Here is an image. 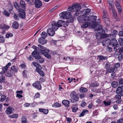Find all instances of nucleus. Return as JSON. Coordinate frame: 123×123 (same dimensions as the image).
<instances>
[{"mask_svg": "<svg viewBox=\"0 0 123 123\" xmlns=\"http://www.w3.org/2000/svg\"><path fill=\"white\" fill-rule=\"evenodd\" d=\"M81 8L80 6L78 5L75 4L69 7L68 10L69 11L71 12H76L74 14V15L77 16L79 15L80 13V10Z\"/></svg>", "mask_w": 123, "mask_h": 123, "instance_id": "1", "label": "nucleus"}, {"mask_svg": "<svg viewBox=\"0 0 123 123\" xmlns=\"http://www.w3.org/2000/svg\"><path fill=\"white\" fill-rule=\"evenodd\" d=\"M63 23L64 22L61 20L58 21L57 23L55 21H53L52 22V28L55 30H57L59 27L63 26Z\"/></svg>", "mask_w": 123, "mask_h": 123, "instance_id": "2", "label": "nucleus"}, {"mask_svg": "<svg viewBox=\"0 0 123 123\" xmlns=\"http://www.w3.org/2000/svg\"><path fill=\"white\" fill-rule=\"evenodd\" d=\"M71 13L70 12H67V11L63 12L59 14L60 16L63 19H68L71 17Z\"/></svg>", "mask_w": 123, "mask_h": 123, "instance_id": "3", "label": "nucleus"}, {"mask_svg": "<svg viewBox=\"0 0 123 123\" xmlns=\"http://www.w3.org/2000/svg\"><path fill=\"white\" fill-rule=\"evenodd\" d=\"M90 19L88 17L83 15H80L78 18V20L80 23H83L85 21H88Z\"/></svg>", "mask_w": 123, "mask_h": 123, "instance_id": "4", "label": "nucleus"}, {"mask_svg": "<svg viewBox=\"0 0 123 123\" xmlns=\"http://www.w3.org/2000/svg\"><path fill=\"white\" fill-rule=\"evenodd\" d=\"M70 96L72 99L76 101L78 100L79 98L75 91H73L70 94Z\"/></svg>", "mask_w": 123, "mask_h": 123, "instance_id": "5", "label": "nucleus"}, {"mask_svg": "<svg viewBox=\"0 0 123 123\" xmlns=\"http://www.w3.org/2000/svg\"><path fill=\"white\" fill-rule=\"evenodd\" d=\"M112 34H107L106 35V37H109L111 39L114 38L116 37V35L117 34L118 32L116 30H113Z\"/></svg>", "mask_w": 123, "mask_h": 123, "instance_id": "6", "label": "nucleus"}, {"mask_svg": "<svg viewBox=\"0 0 123 123\" xmlns=\"http://www.w3.org/2000/svg\"><path fill=\"white\" fill-rule=\"evenodd\" d=\"M92 27L95 30L99 31L102 30V28L100 25L95 23V24L92 25Z\"/></svg>", "mask_w": 123, "mask_h": 123, "instance_id": "7", "label": "nucleus"}, {"mask_svg": "<svg viewBox=\"0 0 123 123\" xmlns=\"http://www.w3.org/2000/svg\"><path fill=\"white\" fill-rule=\"evenodd\" d=\"M107 34H103L101 33L98 32L96 34V37L97 39H103L104 38L106 37V35Z\"/></svg>", "mask_w": 123, "mask_h": 123, "instance_id": "8", "label": "nucleus"}, {"mask_svg": "<svg viewBox=\"0 0 123 123\" xmlns=\"http://www.w3.org/2000/svg\"><path fill=\"white\" fill-rule=\"evenodd\" d=\"M33 86L38 90H41L42 88L40 82L39 81H36L33 84Z\"/></svg>", "mask_w": 123, "mask_h": 123, "instance_id": "9", "label": "nucleus"}, {"mask_svg": "<svg viewBox=\"0 0 123 123\" xmlns=\"http://www.w3.org/2000/svg\"><path fill=\"white\" fill-rule=\"evenodd\" d=\"M55 30L52 28V26L51 28L48 29L47 30V32L48 34L51 36H53L55 34Z\"/></svg>", "mask_w": 123, "mask_h": 123, "instance_id": "10", "label": "nucleus"}, {"mask_svg": "<svg viewBox=\"0 0 123 123\" xmlns=\"http://www.w3.org/2000/svg\"><path fill=\"white\" fill-rule=\"evenodd\" d=\"M24 10L20 9L18 11L20 17L23 19L25 17V13Z\"/></svg>", "mask_w": 123, "mask_h": 123, "instance_id": "11", "label": "nucleus"}, {"mask_svg": "<svg viewBox=\"0 0 123 123\" xmlns=\"http://www.w3.org/2000/svg\"><path fill=\"white\" fill-rule=\"evenodd\" d=\"M11 64V62H9L6 64V66L3 67L2 68V72H1V74H3L6 73Z\"/></svg>", "mask_w": 123, "mask_h": 123, "instance_id": "12", "label": "nucleus"}, {"mask_svg": "<svg viewBox=\"0 0 123 123\" xmlns=\"http://www.w3.org/2000/svg\"><path fill=\"white\" fill-rule=\"evenodd\" d=\"M49 49H46V50L42 52V54L43 55L46 57L48 58H51V55L49 53Z\"/></svg>", "mask_w": 123, "mask_h": 123, "instance_id": "13", "label": "nucleus"}, {"mask_svg": "<svg viewBox=\"0 0 123 123\" xmlns=\"http://www.w3.org/2000/svg\"><path fill=\"white\" fill-rule=\"evenodd\" d=\"M35 5L37 8H40L41 6L42 3L41 1L39 0H36L34 2Z\"/></svg>", "mask_w": 123, "mask_h": 123, "instance_id": "14", "label": "nucleus"}, {"mask_svg": "<svg viewBox=\"0 0 123 123\" xmlns=\"http://www.w3.org/2000/svg\"><path fill=\"white\" fill-rule=\"evenodd\" d=\"M14 111V109L13 108L10 107H8L6 110V112L7 114H10L13 113Z\"/></svg>", "mask_w": 123, "mask_h": 123, "instance_id": "15", "label": "nucleus"}, {"mask_svg": "<svg viewBox=\"0 0 123 123\" xmlns=\"http://www.w3.org/2000/svg\"><path fill=\"white\" fill-rule=\"evenodd\" d=\"M122 87L120 86L118 87L116 89V92L117 94L120 93L121 96H123V91H122Z\"/></svg>", "mask_w": 123, "mask_h": 123, "instance_id": "16", "label": "nucleus"}, {"mask_svg": "<svg viewBox=\"0 0 123 123\" xmlns=\"http://www.w3.org/2000/svg\"><path fill=\"white\" fill-rule=\"evenodd\" d=\"M83 23V24L81 25V27L83 28H86L87 27L90 25L91 24V23H89L88 21H85Z\"/></svg>", "mask_w": 123, "mask_h": 123, "instance_id": "17", "label": "nucleus"}, {"mask_svg": "<svg viewBox=\"0 0 123 123\" xmlns=\"http://www.w3.org/2000/svg\"><path fill=\"white\" fill-rule=\"evenodd\" d=\"M89 18H90V20H88V21L91 20H92V21L91 22V24L92 25V24H93V23L95 22L97 19V17L96 16H90V17H88Z\"/></svg>", "mask_w": 123, "mask_h": 123, "instance_id": "18", "label": "nucleus"}, {"mask_svg": "<svg viewBox=\"0 0 123 123\" xmlns=\"http://www.w3.org/2000/svg\"><path fill=\"white\" fill-rule=\"evenodd\" d=\"M11 69L13 73H17L18 70V68L16 66L14 65L11 67Z\"/></svg>", "mask_w": 123, "mask_h": 123, "instance_id": "19", "label": "nucleus"}, {"mask_svg": "<svg viewBox=\"0 0 123 123\" xmlns=\"http://www.w3.org/2000/svg\"><path fill=\"white\" fill-rule=\"evenodd\" d=\"M38 42L40 44L42 45L45 44L47 42V41L45 40V39L41 37L38 38Z\"/></svg>", "mask_w": 123, "mask_h": 123, "instance_id": "20", "label": "nucleus"}, {"mask_svg": "<svg viewBox=\"0 0 123 123\" xmlns=\"http://www.w3.org/2000/svg\"><path fill=\"white\" fill-rule=\"evenodd\" d=\"M36 59V61L40 63H43L44 62V59L40 55L38 56Z\"/></svg>", "mask_w": 123, "mask_h": 123, "instance_id": "21", "label": "nucleus"}, {"mask_svg": "<svg viewBox=\"0 0 123 123\" xmlns=\"http://www.w3.org/2000/svg\"><path fill=\"white\" fill-rule=\"evenodd\" d=\"M111 39H112L111 40L110 44L112 45L113 47H114L117 44V41L114 38H112Z\"/></svg>", "mask_w": 123, "mask_h": 123, "instance_id": "22", "label": "nucleus"}, {"mask_svg": "<svg viewBox=\"0 0 123 123\" xmlns=\"http://www.w3.org/2000/svg\"><path fill=\"white\" fill-rule=\"evenodd\" d=\"M91 11V9L89 8L85 9H84L82 12V13L84 15L88 14Z\"/></svg>", "mask_w": 123, "mask_h": 123, "instance_id": "23", "label": "nucleus"}, {"mask_svg": "<svg viewBox=\"0 0 123 123\" xmlns=\"http://www.w3.org/2000/svg\"><path fill=\"white\" fill-rule=\"evenodd\" d=\"M19 25L18 23L16 21H14L12 23V27L14 29H17L18 28Z\"/></svg>", "mask_w": 123, "mask_h": 123, "instance_id": "24", "label": "nucleus"}, {"mask_svg": "<svg viewBox=\"0 0 123 123\" xmlns=\"http://www.w3.org/2000/svg\"><path fill=\"white\" fill-rule=\"evenodd\" d=\"M13 73L11 70L8 71L5 74L8 77H11L13 75Z\"/></svg>", "mask_w": 123, "mask_h": 123, "instance_id": "25", "label": "nucleus"}, {"mask_svg": "<svg viewBox=\"0 0 123 123\" xmlns=\"http://www.w3.org/2000/svg\"><path fill=\"white\" fill-rule=\"evenodd\" d=\"M109 5V8L113 7V0H107Z\"/></svg>", "mask_w": 123, "mask_h": 123, "instance_id": "26", "label": "nucleus"}, {"mask_svg": "<svg viewBox=\"0 0 123 123\" xmlns=\"http://www.w3.org/2000/svg\"><path fill=\"white\" fill-rule=\"evenodd\" d=\"M20 6L22 7L23 9H25L26 5L24 1L23 0H21L20 2Z\"/></svg>", "mask_w": 123, "mask_h": 123, "instance_id": "27", "label": "nucleus"}, {"mask_svg": "<svg viewBox=\"0 0 123 123\" xmlns=\"http://www.w3.org/2000/svg\"><path fill=\"white\" fill-rule=\"evenodd\" d=\"M36 70L38 73L41 76H44V74L43 72L41 69H39L38 68H36Z\"/></svg>", "mask_w": 123, "mask_h": 123, "instance_id": "28", "label": "nucleus"}, {"mask_svg": "<svg viewBox=\"0 0 123 123\" xmlns=\"http://www.w3.org/2000/svg\"><path fill=\"white\" fill-rule=\"evenodd\" d=\"M98 57L99 61L105 60L107 59L108 58L107 56H104L102 55L98 56Z\"/></svg>", "mask_w": 123, "mask_h": 123, "instance_id": "29", "label": "nucleus"}, {"mask_svg": "<svg viewBox=\"0 0 123 123\" xmlns=\"http://www.w3.org/2000/svg\"><path fill=\"white\" fill-rule=\"evenodd\" d=\"M102 19L106 24L108 25L109 24L110 21L108 17H104V18H102Z\"/></svg>", "mask_w": 123, "mask_h": 123, "instance_id": "30", "label": "nucleus"}, {"mask_svg": "<svg viewBox=\"0 0 123 123\" xmlns=\"http://www.w3.org/2000/svg\"><path fill=\"white\" fill-rule=\"evenodd\" d=\"M69 101L67 100H64L62 102V104L67 107L69 106Z\"/></svg>", "mask_w": 123, "mask_h": 123, "instance_id": "31", "label": "nucleus"}, {"mask_svg": "<svg viewBox=\"0 0 123 123\" xmlns=\"http://www.w3.org/2000/svg\"><path fill=\"white\" fill-rule=\"evenodd\" d=\"M38 47L39 48H40V50H39L40 52H41V53H42V51H44L46 50V49H46V48L43 47L40 44H38Z\"/></svg>", "mask_w": 123, "mask_h": 123, "instance_id": "32", "label": "nucleus"}, {"mask_svg": "<svg viewBox=\"0 0 123 123\" xmlns=\"http://www.w3.org/2000/svg\"><path fill=\"white\" fill-rule=\"evenodd\" d=\"M39 111L40 112H42L45 114H47L49 112L48 110L44 109L42 108H39Z\"/></svg>", "mask_w": 123, "mask_h": 123, "instance_id": "33", "label": "nucleus"}, {"mask_svg": "<svg viewBox=\"0 0 123 123\" xmlns=\"http://www.w3.org/2000/svg\"><path fill=\"white\" fill-rule=\"evenodd\" d=\"M16 92L17 93L16 96L17 97L19 98H21L22 97V95L21 94L23 92V91L22 90L18 91Z\"/></svg>", "mask_w": 123, "mask_h": 123, "instance_id": "34", "label": "nucleus"}, {"mask_svg": "<svg viewBox=\"0 0 123 123\" xmlns=\"http://www.w3.org/2000/svg\"><path fill=\"white\" fill-rule=\"evenodd\" d=\"M37 51L34 50L32 53V56L35 59L37 58L38 56L39 55L37 53Z\"/></svg>", "mask_w": 123, "mask_h": 123, "instance_id": "35", "label": "nucleus"}, {"mask_svg": "<svg viewBox=\"0 0 123 123\" xmlns=\"http://www.w3.org/2000/svg\"><path fill=\"white\" fill-rule=\"evenodd\" d=\"M111 40L108 38L105 39L103 40V43H105V44H110Z\"/></svg>", "mask_w": 123, "mask_h": 123, "instance_id": "36", "label": "nucleus"}, {"mask_svg": "<svg viewBox=\"0 0 123 123\" xmlns=\"http://www.w3.org/2000/svg\"><path fill=\"white\" fill-rule=\"evenodd\" d=\"M109 10L111 11L113 13V15L115 17H117L116 13L114 9V7L109 8Z\"/></svg>", "mask_w": 123, "mask_h": 123, "instance_id": "37", "label": "nucleus"}, {"mask_svg": "<svg viewBox=\"0 0 123 123\" xmlns=\"http://www.w3.org/2000/svg\"><path fill=\"white\" fill-rule=\"evenodd\" d=\"M99 86V83L97 82L92 83L90 85V87H96Z\"/></svg>", "mask_w": 123, "mask_h": 123, "instance_id": "38", "label": "nucleus"}, {"mask_svg": "<svg viewBox=\"0 0 123 123\" xmlns=\"http://www.w3.org/2000/svg\"><path fill=\"white\" fill-rule=\"evenodd\" d=\"M88 112L87 110H83L81 113H80L79 116L80 117L83 116L85 114H86Z\"/></svg>", "mask_w": 123, "mask_h": 123, "instance_id": "39", "label": "nucleus"}, {"mask_svg": "<svg viewBox=\"0 0 123 123\" xmlns=\"http://www.w3.org/2000/svg\"><path fill=\"white\" fill-rule=\"evenodd\" d=\"M107 71H106V73H107L109 72V73H111L113 72H114L115 70V68L114 67H111V68H110L108 70H107Z\"/></svg>", "mask_w": 123, "mask_h": 123, "instance_id": "40", "label": "nucleus"}, {"mask_svg": "<svg viewBox=\"0 0 123 123\" xmlns=\"http://www.w3.org/2000/svg\"><path fill=\"white\" fill-rule=\"evenodd\" d=\"M80 91L81 93H84L87 92V89L85 87H82L80 88Z\"/></svg>", "mask_w": 123, "mask_h": 123, "instance_id": "41", "label": "nucleus"}, {"mask_svg": "<svg viewBox=\"0 0 123 123\" xmlns=\"http://www.w3.org/2000/svg\"><path fill=\"white\" fill-rule=\"evenodd\" d=\"M72 109L73 112H76V111L78 110L77 105H73Z\"/></svg>", "mask_w": 123, "mask_h": 123, "instance_id": "42", "label": "nucleus"}, {"mask_svg": "<svg viewBox=\"0 0 123 123\" xmlns=\"http://www.w3.org/2000/svg\"><path fill=\"white\" fill-rule=\"evenodd\" d=\"M118 83L115 81L112 82L111 83L112 86L114 87H117L118 85Z\"/></svg>", "mask_w": 123, "mask_h": 123, "instance_id": "43", "label": "nucleus"}, {"mask_svg": "<svg viewBox=\"0 0 123 123\" xmlns=\"http://www.w3.org/2000/svg\"><path fill=\"white\" fill-rule=\"evenodd\" d=\"M47 35V34L46 32H43L41 34V37L45 39Z\"/></svg>", "mask_w": 123, "mask_h": 123, "instance_id": "44", "label": "nucleus"}, {"mask_svg": "<svg viewBox=\"0 0 123 123\" xmlns=\"http://www.w3.org/2000/svg\"><path fill=\"white\" fill-rule=\"evenodd\" d=\"M118 41L120 45L122 46H123V38L121 37L119 38Z\"/></svg>", "mask_w": 123, "mask_h": 123, "instance_id": "45", "label": "nucleus"}, {"mask_svg": "<svg viewBox=\"0 0 123 123\" xmlns=\"http://www.w3.org/2000/svg\"><path fill=\"white\" fill-rule=\"evenodd\" d=\"M119 85L120 86L122 87L123 86V79L122 78H120L119 79L118 81Z\"/></svg>", "mask_w": 123, "mask_h": 123, "instance_id": "46", "label": "nucleus"}, {"mask_svg": "<svg viewBox=\"0 0 123 123\" xmlns=\"http://www.w3.org/2000/svg\"><path fill=\"white\" fill-rule=\"evenodd\" d=\"M5 81V78L4 76L1 75L0 76V82H4Z\"/></svg>", "mask_w": 123, "mask_h": 123, "instance_id": "47", "label": "nucleus"}, {"mask_svg": "<svg viewBox=\"0 0 123 123\" xmlns=\"http://www.w3.org/2000/svg\"><path fill=\"white\" fill-rule=\"evenodd\" d=\"M111 64L110 63L107 62L106 63L105 65V68L106 70H108L110 68Z\"/></svg>", "mask_w": 123, "mask_h": 123, "instance_id": "48", "label": "nucleus"}, {"mask_svg": "<svg viewBox=\"0 0 123 123\" xmlns=\"http://www.w3.org/2000/svg\"><path fill=\"white\" fill-rule=\"evenodd\" d=\"M61 106L60 104L57 102L54 103L52 105L53 107H60Z\"/></svg>", "mask_w": 123, "mask_h": 123, "instance_id": "49", "label": "nucleus"}, {"mask_svg": "<svg viewBox=\"0 0 123 123\" xmlns=\"http://www.w3.org/2000/svg\"><path fill=\"white\" fill-rule=\"evenodd\" d=\"M103 18H104V17H108V14L106 10H104L103 11Z\"/></svg>", "mask_w": 123, "mask_h": 123, "instance_id": "50", "label": "nucleus"}, {"mask_svg": "<svg viewBox=\"0 0 123 123\" xmlns=\"http://www.w3.org/2000/svg\"><path fill=\"white\" fill-rule=\"evenodd\" d=\"M103 103L105 106H109L111 103V101L110 100L109 101H103Z\"/></svg>", "mask_w": 123, "mask_h": 123, "instance_id": "51", "label": "nucleus"}, {"mask_svg": "<svg viewBox=\"0 0 123 123\" xmlns=\"http://www.w3.org/2000/svg\"><path fill=\"white\" fill-rule=\"evenodd\" d=\"M32 63L33 65L35 67H36V68H37L40 65V64L39 63L37 62H32Z\"/></svg>", "mask_w": 123, "mask_h": 123, "instance_id": "52", "label": "nucleus"}, {"mask_svg": "<svg viewBox=\"0 0 123 123\" xmlns=\"http://www.w3.org/2000/svg\"><path fill=\"white\" fill-rule=\"evenodd\" d=\"M13 5L16 8L18 11V10H19L20 9L19 6H18L17 3V2H14L13 3Z\"/></svg>", "mask_w": 123, "mask_h": 123, "instance_id": "53", "label": "nucleus"}, {"mask_svg": "<svg viewBox=\"0 0 123 123\" xmlns=\"http://www.w3.org/2000/svg\"><path fill=\"white\" fill-rule=\"evenodd\" d=\"M5 41V38L2 36H0V43H4Z\"/></svg>", "mask_w": 123, "mask_h": 123, "instance_id": "54", "label": "nucleus"}, {"mask_svg": "<svg viewBox=\"0 0 123 123\" xmlns=\"http://www.w3.org/2000/svg\"><path fill=\"white\" fill-rule=\"evenodd\" d=\"M10 118H17L18 117V115L14 114L12 115H10L9 116Z\"/></svg>", "mask_w": 123, "mask_h": 123, "instance_id": "55", "label": "nucleus"}, {"mask_svg": "<svg viewBox=\"0 0 123 123\" xmlns=\"http://www.w3.org/2000/svg\"><path fill=\"white\" fill-rule=\"evenodd\" d=\"M6 98V96L4 95H2L0 99V101L1 102L4 101Z\"/></svg>", "mask_w": 123, "mask_h": 123, "instance_id": "56", "label": "nucleus"}, {"mask_svg": "<svg viewBox=\"0 0 123 123\" xmlns=\"http://www.w3.org/2000/svg\"><path fill=\"white\" fill-rule=\"evenodd\" d=\"M13 36L12 34V33H8L6 34V38H8L10 37H12Z\"/></svg>", "mask_w": 123, "mask_h": 123, "instance_id": "57", "label": "nucleus"}, {"mask_svg": "<svg viewBox=\"0 0 123 123\" xmlns=\"http://www.w3.org/2000/svg\"><path fill=\"white\" fill-rule=\"evenodd\" d=\"M106 50L109 52H111L112 51V49L109 46H107L106 48Z\"/></svg>", "mask_w": 123, "mask_h": 123, "instance_id": "58", "label": "nucleus"}, {"mask_svg": "<svg viewBox=\"0 0 123 123\" xmlns=\"http://www.w3.org/2000/svg\"><path fill=\"white\" fill-rule=\"evenodd\" d=\"M4 14L6 17H9V16L10 14L6 10H4L3 11Z\"/></svg>", "mask_w": 123, "mask_h": 123, "instance_id": "59", "label": "nucleus"}, {"mask_svg": "<svg viewBox=\"0 0 123 123\" xmlns=\"http://www.w3.org/2000/svg\"><path fill=\"white\" fill-rule=\"evenodd\" d=\"M114 46V50L115 51H117L119 49V45L117 44V45H115Z\"/></svg>", "mask_w": 123, "mask_h": 123, "instance_id": "60", "label": "nucleus"}, {"mask_svg": "<svg viewBox=\"0 0 123 123\" xmlns=\"http://www.w3.org/2000/svg\"><path fill=\"white\" fill-rule=\"evenodd\" d=\"M116 7L118 10L119 13H121L122 12V8L120 5L117 6Z\"/></svg>", "mask_w": 123, "mask_h": 123, "instance_id": "61", "label": "nucleus"}, {"mask_svg": "<svg viewBox=\"0 0 123 123\" xmlns=\"http://www.w3.org/2000/svg\"><path fill=\"white\" fill-rule=\"evenodd\" d=\"M27 2L30 4L33 5L34 3V0H27Z\"/></svg>", "mask_w": 123, "mask_h": 123, "instance_id": "62", "label": "nucleus"}, {"mask_svg": "<svg viewBox=\"0 0 123 123\" xmlns=\"http://www.w3.org/2000/svg\"><path fill=\"white\" fill-rule=\"evenodd\" d=\"M40 96V94L39 93L37 92L35 94V95L34 96V98L36 99L37 98H39V97Z\"/></svg>", "mask_w": 123, "mask_h": 123, "instance_id": "63", "label": "nucleus"}, {"mask_svg": "<svg viewBox=\"0 0 123 123\" xmlns=\"http://www.w3.org/2000/svg\"><path fill=\"white\" fill-rule=\"evenodd\" d=\"M120 66V64L119 63H116L114 66V68H115V69H116L117 68L119 67Z\"/></svg>", "mask_w": 123, "mask_h": 123, "instance_id": "64", "label": "nucleus"}]
</instances>
